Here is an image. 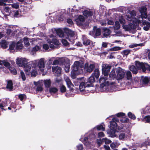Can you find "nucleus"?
I'll list each match as a JSON object with an SVG mask.
<instances>
[{
	"label": "nucleus",
	"instance_id": "nucleus-1",
	"mask_svg": "<svg viewBox=\"0 0 150 150\" xmlns=\"http://www.w3.org/2000/svg\"><path fill=\"white\" fill-rule=\"evenodd\" d=\"M125 73L124 70L120 67L113 69L109 76V80L116 79L118 81L122 80L124 77Z\"/></svg>",
	"mask_w": 150,
	"mask_h": 150
},
{
	"label": "nucleus",
	"instance_id": "nucleus-2",
	"mask_svg": "<svg viewBox=\"0 0 150 150\" xmlns=\"http://www.w3.org/2000/svg\"><path fill=\"white\" fill-rule=\"evenodd\" d=\"M28 60L23 57H18L16 59V64L19 66L23 67L25 72L30 71L31 68V64L29 63L30 62H28Z\"/></svg>",
	"mask_w": 150,
	"mask_h": 150
},
{
	"label": "nucleus",
	"instance_id": "nucleus-3",
	"mask_svg": "<svg viewBox=\"0 0 150 150\" xmlns=\"http://www.w3.org/2000/svg\"><path fill=\"white\" fill-rule=\"evenodd\" d=\"M83 66V63L82 61H76L74 62L72 68V71L71 72V76L72 78L74 79L77 74L83 72L82 69Z\"/></svg>",
	"mask_w": 150,
	"mask_h": 150
},
{
	"label": "nucleus",
	"instance_id": "nucleus-4",
	"mask_svg": "<svg viewBox=\"0 0 150 150\" xmlns=\"http://www.w3.org/2000/svg\"><path fill=\"white\" fill-rule=\"evenodd\" d=\"M45 59L44 58H42L30 62L29 64H31L32 68L39 69L43 72L45 69Z\"/></svg>",
	"mask_w": 150,
	"mask_h": 150
},
{
	"label": "nucleus",
	"instance_id": "nucleus-5",
	"mask_svg": "<svg viewBox=\"0 0 150 150\" xmlns=\"http://www.w3.org/2000/svg\"><path fill=\"white\" fill-rule=\"evenodd\" d=\"M95 81V79L93 76H91L88 80L84 79L80 82L79 88L81 91L85 93V88L87 87L93 86V83Z\"/></svg>",
	"mask_w": 150,
	"mask_h": 150
},
{
	"label": "nucleus",
	"instance_id": "nucleus-6",
	"mask_svg": "<svg viewBox=\"0 0 150 150\" xmlns=\"http://www.w3.org/2000/svg\"><path fill=\"white\" fill-rule=\"evenodd\" d=\"M41 39L38 37L29 39L27 37H25L23 39V41L25 46L28 47L30 46L31 44L34 45L39 42H40L39 40Z\"/></svg>",
	"mask_w": 150,
	"mask_h": 150
},
{
	"label": "nucleus",
	"instance_id": "nucleus-7",
	"mask_svg": "<svg viewBox=\"0 0 150 150\" xmlns=\"http://www.w3.org/2000/svg\"><path fill=\"white\" fill-rule=\"evenodd\" d=\"M147 8L144 6H142L139 7V10L141 13V15L137 16V17L139 18L138 22H141L142 21L143 18H147Z\"/></svg>",
	"mask_w": 150,
	"mask_h": 150
},
{
	"label": "nucleus",
	"instance_id": "nucleus-8",
	"mask_svg": "<svg viewBox=\"0 0 150 150\" xmlns=\"http://www.w3.org/2000/svg\"><path fill=\"white\" fill-rule=\"evenodd\" d=\"M64 32L68 36V39L72 44H73L74 42V36L76 33L69 28H65L64 29Z\"/></svg>",
	"mask_w": 150,
	"mask_h": 150
},
{
	"label": "nucleus",
	"instance_id": "nucleus-9",
	"mask_svg": "<svg viewBox=\"0 0 150 150\" xmlns=\"http://www.w3.org/2000/svg\"><path fill=\"white\" fill-rule=\"evenodd\" d=\"M138 20H137L136 21L134 22V23L132 22L133 23H130L128 25H123L122 27L125 30L131 32L132 30L136 29L137 27L139 25V24L141 23V22H138Z\"/></svg>",
	"mask_w": 150,
	"mask_h": 150
},
{
	"label": "nucleus",
	"instance_id": "nucleus-10",
	"mask_svg": "<svg viewBox=\"0 0 150 150\" xmlns=\"http://www.w3.org/2000/svg\"><path fill=\"white\" fill-rule=\"evenodd\" d=\"M135 64L138 69H142L144 72L146 70L150 71V66L147 63H141L139 61H136Z\"/></svg>",
	"mask_w": 150,
	"mask_h": 150
},
{
	"label": "nucleus",
	"instance_id": "nucleus-11",
	"mask_svg": "<svg viewBox=\"0 0 150 150\" xmlns=\"http://www.w3.org/2000/svg\"><path fill=\"white\" fill-rule=\"evenodd\" d=\"M136 12L134 11H132L126 15L125 17L127 20L132 21V22L134 23V22L136 21L137 20H139V18L136 16Z\"/></svg>",
	"mask_w": 150,
	"mask_h": 150
},
{
	"label": "nucleus",
	"instance_id": "nucleus-12",
	"mask_svg": "<svg viewBox=\"0 0 150 150\" xmlns=\"http://www.w3.org/2000/svg\"><path fill=\"white\" fill-rule=\"evenodd\" d=\"M47 41L50 45V47L51 48H53L54 47V45H59V41L56 39L53 35H52L51 37L49 39H47Z\"/></svg>",
	"mask_w": 150,
	"mask_h": 150
},
{
	"label": "nucleus",
	"instance_id": "nucleus-13",
	"mask_svg": "<svg viewBox=\"0 0 150 150\" xmlns=\"http://www.w3.org/2000/svg\"><path fill=\"white\" fill-rule=\"evenodd\" d=\"M6 33L8 35H10L11 36H13L16 33H18L16 34V36L17 38H21L23 35V33L22 32L20 31L19 30H16V31H11L10 29H7Z\"/></svg>",
	"mask_w": 150,
	"mask_h": 150
},
{
	"label": "nucleus",
	"instance_id": "nucleus-14",
	"mask_svg": "<svg viewBox=\"0 0 150 150\" xmlns=\"http://www.w3.org/2000/svg\"><path fill=\"white\" fill-rule=\"evenodd\" d=\"M119 120L117 118H113L112 120L110 122V129H115L117 126H119Z\"/></svg>",
	"mask_w": 150,
	"mask_h": 150
},
{
	"label": "nucleus",
	"instance_id": "nucleus-15",
	"mask_svg": "<svg viewBox=\"0 0 150 150\" xmlns=\"http://www.w3.org/2000/svg\"><path fill=\"white\" fill-rule=\"evenodd\" d=\"M102 72L105 76H108V73L111 68V66L108 64H103L102 65Z\"/></svg>",
	"mask_w": 150,
	"mask_h": 150
},
{
	"label": "nucleus",
	"instance_id": "nucleus-16",
	"mask_svg": "<svg viewBox=\"0 0 150 150\" xmlns=\"http://www.w3.org/2000/svg\"><path fill=\"white\" fill-rule=\"evenodd\" d=\"M108 76H105L104 75V76H101L100 77L99 82L100 83V87L104 88H106V84L108 82L107 81L108 80V79H109V78H108Z\"/></svg>",
	"mask_w": 150,
	"mask_h": 150
},
{
	"label": "nucleus",
	"instance_id": "nucleus-17",
	"mask_svg": "<svg viewBox=\"0 0 150 150\" xmlns=\"http://www.w3.org/2000/svg\"><path fill=\"white\" fill-rule=\"evenodd\" d=\"M101 31L100 28H97L96 26L93 27V30L92 31H90L89 33V35L94 38H96V37L99 36L100 35Z\"/></svg>",
	"mask_w": 150,
	"mask_h": 150
},
{
	"label": "nucleus",
	"instance_id": "nucleus-18",
	"mask_svg": "<svg viewBox=\"0 0 150 150\" xmlns=\"http://www.w3.org/2000/svg\"><path fill=\"white\" fill-rule=\"evenodd\" d=\"M95 67V65L94 64H89L88 63L85 64L84 69L87 72H91L94 69Z\"/></svg>",
	"mask_w": 150,
	"mask_h": 150
},
{
	"label": "nucleus",
	"instance_id": "nucleus-19",
	"mask_svg": "<svg viewBox=\"0 0 150 150\" xmlns=\"http://www.w3.org/2000/svg\"><path fill=\"white\" fill-rule=\"evenodd\" d=\"M34 83L35 85L37 86L36 88L37 91H42L43 90L42 80H40L37 82L34 81Z\"/></svg>",
	"mask_w": 150,
	"mask_h": 150
},
{
	"label": "nucleus",
	"instance_id": "nucleus-20",
	"mask_svg": "<svg viewBox=\"0 0 150 150\" xmlns=\"http://www.w3.org/2000/svg\"><path fill=\"white\" fill-rule=\"evenodd\" d=\"M85 21L84 17L82 15H80L75 19L76 23L79 26L82 25Z\"/></svg>",
	"mask_w": 150,
	"mask_h": 150
},
{
	"label": "nucleus",
	"instance_id": "nucleus-21",
	"mask_svg": "<svg viewBox=\"0 0 150 150\" xmlns=\"http://www.w3.org/2000/svg\"><path fill=\"white\" fill-rule=\"evenodd\" d=\"M61 68L58 66H53L52 67V71L55 74L56 76H58L61 74Z\"/></svg>",
	"mask_w": 150,
	"mask_h": 150
},
{
	"label": "nucleus",
	"instance_id": "nucleus-22",
	"mask_svg": "<svg viewBox=\"0 0 150 150\" xmlns=\"http://www.w3.org/2000/svg\"><path fill=\"white\" fill-rule=\"evenodd\" d=\"M64 78L68 87L69 88L70 90H72L73 89V86L70 80L67 76H65Z\"/></svg>",
	"mask_w": 150,
	"mask_h": 150
},
{
	"label": "nucleus",
	"instance_id": "nucleus-23",
	"mask_svg": "<svg viewBox=\"0 0 150 150\" xmlns=\"http://www.w3.org/2000/svg\"><path fill=\"white\" fill-rule=\"evenodd\" d=\"M149 35L148 34H144L142 33H139L137 37L138 38H141L142 40H147L148 38V36Z\"/></svg>",
	"mask_w": 150,
	"mask_h": 150
},
{
	"label": "nucleus",
	"instance_id": "nucleus-24",
	"mask_svg": "<svg viewBox=\"0 0 150 150\" xmlns=\"http://www.w3.org/2000/svg\"><path fill=\"white\" fill-rule=\"evenodd\" d=\"M143 84L147 85V86H150V77H145L142 79Z\"/></svg>",
	"mask_w": 150,
	"mask_h": 150
},
{
	"label": "nucleus",
	"instance_id": "nucleus-25",
	"mask_svg": "<svg viewBox=\"0 0 150 150\" xmlns=\"http://www.w3.org/2000/svg\"><path fill=\"white\" fill-rule=\"evenodd\" d=\"M95 135L93 134H92L91 135H90L88 137H84L83 140L82 138L81 137L80 140L81 141H82L83 143L84 144V142H86L88 140H91V139H94L95 138Z\"/></svg>",
	"mask_w": 150,
	"mask_h": 150
},
{
	"label": "nucleus",
	"instance_id": "nucleus-26",
	"mask_svg": "<svg viewBox=\"0 0 150 150\" xmlns=\"http://www.w3.org/2000/svg\"><path fill=\"white\" fill-rule=\"evenodd\" d=\"M141 22H142L143 24L144 25L143 29L146 31L148 30L150 28V23L146 21H143V20Z\"/></svg>",
	"mask_w": 150,
	"mask_h": 150
},
{
	"label": "nucleus",
	"instance_id": "nucleus-27",
	"mask_svg": "<svg viewBox=\"0 0 150 150\" xmlns=\"http://www.w3.org/2000/svg\"><path fill=\"white\" fill-rule=\"evenodd\" d=\"M126 75L127 79L129 80L128 82L129 83H130L132 81V76L131 73L129 71H127L126 72Z\"/></svg>",
	"mask_w": 150,
	"mask_h": 150
},
{
	"label": "nucleus",
	"instance_id": "nucleus-28",
	"mask_svg": "<svg viewBox=\"0 0 150 150\" xmlns=\"http://www.w3.org/2000/svg\"><path fill=\"white\" fill-rule=\"evenodd\" d=\"M9 102V101L5 100L3 101L1 103H0V108L3 110H6L4 109V107H5L8 105L7 103Z\"/></svg>",
	"mask_w": 150,
	"mask_h": 150
},
{
	"label": "nucleus",
	"instance_id": "nucleus-29",
	"mask_svg": "<svg viewBox=\"0 0 150 150\" xmlns=\"http://www.w3.org/2000/svg\"><path fill=\"white\" fill-rule=\"evenodd\" d=\"M22 40L20 39L19 41L16 43H15L16 48L17 50H21L23 47V45L22 43Z\"/></svg>",
	"mask_w": 150,
	"mask_h": 150
},
{
	"label": "nucleus",
	"instance_id": "nucleus-30",
	"mask_svg": "<svg viewBox=\"0 0 150 150\" xmlns=\"http://www.w3.org/2000/svg\"><path fill=\"white\" fill-rule=\"evenodd\" d=\"M82 36L83 44L85 45H89L90 43V40L86 38L85 35H83Z\"/></svg>",
	"mask_w": 150,
	"mask_h": 150
},
{
	"label": "nucleus",
	"instance_id": "nucleus-31",
	"mask_svg": "<svg viewBox=\"0 0 150 150\" xmlns=\"http://www.w3.org/2000/svg\"><path fill=\"white\" fill-rule=\"evenodd\" d=\"M83 14L86 17L91 16L93 15L92 12L88 10H85L83 12Z\"/></svg>",
	"mask_w": 150,
	"mask_h": 150
},
{
	"label": "nucleus",
	"instance_id": "nucleus-32",
	"mask_svg": "<svg viewBox=\"0 0 150 150\" xmlns=\"http://www.w3.org/2000/svg\"><path fill=\"white\" fill-rule=\"evenodd\" d=\"M43 83H44V84L46 87L49 88L50 86L51 82L50 79L42 80V84Z\"/></svg>",
	"mask_w": 150,
	"mask_h": 150
},
{
	"label": "nucleus",
	"instance_id": "nucleus-33",
	"mask_svg": "<svg viewBox=\"0 0 150 150\" xmlns=\"http://www.w3.org/2000/svg\"><path fill=\"white\" fill-rule=\"evenodd\" d=\"M54 58L52 57L49 59L47 62V67L48 69H50L51 68L52 62Z\"/></svg>",
	"mask_w": 150,
	"mask_h": 150
},
{
	"label": "nucleus",
	"instance_id": "nucleus-34",
	"mask_svg": "<svg viewBox=\"0 0 150 150\" xmlns=\"http://www.w3.org/2000/svg\"><path fill=\"white\" fill-rule=\"evenodd\" d=\"M100 75V73L99 70L98 69H95L94 73H93L91 76H93L94 78V76L96 79H98Z\"/></svg>",
	"mask_w": 150,
	"mask_h": 150
},
{
	"label": "nucleus",
	"instance_id": "nucleus-35",
	"mask_svg": "<svg viewBox=\"0 0 150 150\" xmlns=\"http://www.w3.org/2000/svg\"><path fill=\"white\" fill-rule=\"evenodd\" d=\"M10 1V0H0V6L9 5L8 3Z\"/></svg>",
	"mask_w": 150,
	"mask_h": 150
},
{
	"label": "nucleus",
	"instance_id": "nucleus-36",
	"mask_svg": "<svg viewBox=\"0 0 150 150\" xmlns=\"http://www.w3.org/2000/svg\"><path fill=\"white\" fill-rule=\"evenodd\" d=\"M129 69L133 73L136 74L137 72V70L135 66L134 65H131L129 67Z\"/></svg>",
	"mask_w": 150,
	"mask_h": 150
},
{
	"label": "nucleus",
	"instance_id": "nucleus-37",
	"mask_svg": "<svg viewBox=\"0 0 150 150\" xmlns=\"http://www.w3.org/2000/svg\"><path fill=\"white\" fill-rule=\"evenodd\" d=\"M127 137V135L125 133L120 132L119 133V138L120 140H124Z\"/></svg>",
	"mask_w": 150,
	"mask_h": 150
},
{
	"label": "nucleus",
	"instance_id": "nucleus-38",
	"mask_svg": "<svg viewBox=\"0 0 150 150\" xmlns=\"http://www.w3.org/2000/svg\"><path fill=\"white\" fill-rule=\"evenodd\" d=\"M57 91L58 89L55 87H51L49 89V91L51 94H55Z\"/></svg>",
	"mask_w": 150,
	"mask_h": 150
},
{
	"label": "nucleus",
	"instance_id": "nucleus-39",
	"mask_svg": "<svg viewBox=\"0 0 150 150\" xmlns=\"http://www.w3.org/2000/svg\"><path fill=\"white\" fill-rule=\"evenodd\" d=\"M120 25L118 21H115V26L111 27V28L114 30H118L120 28Z\"/></svg>",
	"mask_w": 150,
	"mask_h": 150
},
{
	"label": "nucleus",
	"instance_id": "nucleus-40",
	"mask_svg": "<svg viewBox=\"0 0 150 150\" xmlns=\"http://www.w3.org/2000/svg\"><path fill=\"white\" fill-rule=\"evenodd\" d=\"M104 33L103 35L105 37H107L111 33V31L108 29L107 28H105L104 29Z\"/></svg>",
	"mask_w": 150,
	"mask_h": 150
},
{
	"label": "nucleus",
	"instance_id": "nucleus-41",
	"mask_svg": "<svg viewBox=\"0 0 150 150\" xmlns=\"http://www.w3.org/2000/svg\"><path fill=\"white\" fill-rule=\"evenodd\" d=\"M6 88H7L9 89L10 91L12 89L13 83L11 81H8Z\"/></svg>",
	"mask_w": 150,
	"mask_h": 150
},
{
	"label": "nucleus",
	"instance_id": "nucleus-42",
	"mask_svg": "<svg viewBox=\"0 0 150 150\" xmlns=\"http://www.w3.org/2000/svg\"><path fill=\"white\" fill-rule=\"evenodd\" d=\"M57 33L59 37L61 38L64 37V33L60 29L58 30L57 31Z\"/></svg>",
	"mask_w": 150,
	"mask_h": 150
},
{
	"label": "nucleus",
	"instance_id": "nucleus-43",
	"mask_svg": "<svg viewBox=\"0 0 150 150\" xmlns=\"http://www.w3.org/2000/svg\"><path fill=\"white\" fill-rule=\"evenodd\" d=\"M108 24L109 25H113L114 22H115V20L113 18H111L107 20Z\"/></svg>",
	"mask_w": 150,
	"mask_h": 150
},
{
	"label": "nucleus",
	"instance_id": "nucleus-44",
	"mask_svg": "<svg viewBox=\"0 0 150 150\" xmlns=\"http://www.w3.org/2000/svg\"><path fill=\"white\" fill-rule=\"evenodd\" d=\"M144 45V43H140V44H134L131 45L129 46V47L131 48H132L135 47H136L138 46H142Z\"/></svg>",
	"mask_w": 150,
	"mask_h": 150
},
{
	"label": "nucleus",
	"instance_id": "nucleus-45",
	"mask_svg": "<svg viewBox=\"0 0 150 150\" xmlns=\"http://www.w3.org/2000/svg\"><path fill=\"white\" fill-rule=\"evenodd\" d=\"M142 112L145 114H148L150 112V108L147 106L142 110Z\"/></svg>",
	"mask_w": 150,
	"mask_h": 150
},
{
	"label": "nucleus",
	"instance_id": "nucleus-46",
	"mask_svg": "<svg viewBox=\"0 0 150 150\" xmlns=\"http://www.w3.org/2000/svg\"><path fill=\"white\" fill-rule=\"evenodd\" d=\"M10 9L9 7H6L4 9V11L5 14V16H7L9 15L10 12Z\"/></svg>",
	"mask_w": 150,
	"mask_h": 150
},
{
	"label": "nucleus",
	"instance_id": "nucleus-47",
	"mask_svg": "<svg viewBox=\"0 0 150 150\" xmlns=\"http://www.w3.org/2000/svg\"><path fill=\"white\" fill-rule=\"evenodd\" d=\"M130 52V50H126L123 51L122 53L124 57H127V55Z\"/></svg>",
	"mask_w": 150,
	"mask_h": 150
},
{
	"label": "nucleus",
	"instance_id": "nucleus-48",
	"mask_svg": "<svg viewBox=\"0 0 150 150\" xmlns=\"http://www.w3.org/2000/svg\"><path fill=\"white\" fill-rule=\"evenodd\" d=\"M143 120L145 122L149 123L150 122V116L147 115L145 116L143 119Z\"/></svg>",
	"mask_w": 150,
	"mask_h": 150
},
{
	"label": "nucleus",
	"instance_id": "nucleus-49",
	"mask_svg": "<svg viewBox=\"0 0 150 150\" xmlns=\"http://www.w3.org/2000/svg\"><path fill=\"white\" fill-rule=\"evenodd\" d=\"M122 48V47H119L115 46L110 49L109 50L111 51H118L121 50Z\"/></svg>",
	"mask_w": 150,
	"mask_h": 150
},
{
	"label": "nucleus",
	"instance_id": "nucleus-50",
	"mask_svg": "<svg viewBox=\"0 0 150 150\" xmlns=\"http://www.w3.org/2000/svg\"><path fill=\"white\" fill-rule=\"evenodd\" d=\"M1 47L4 48H6L7 47V43L5 40H2L1 42Z\"/></svg>",
	"mask_w": 150,
	"mask_h": 150
},
{
	"label": "nucleus",
	"instance_id": "nucleus-51",
	"mask_svg": "<svg viewBox=\"0 0 150 150\" xmlns=\"http://www.w3.org/2000/svg\"><path fill=\"white\" fill-rule=\"evenodd\" d=\"M96 128L98 130L104 131L105 127H104L102 125H100L97 126L95 128Z\"/></svg>",
	"mask_w": 150,
	"mask_h": 150
},
{
	"label": "nucleus",
	"instance_id": "nucleus-52",
	"mask_svg": "<svg viewBox=\"0 0 150 150\" xmlns=\"http://www.w3.org/2000/svg\"><path fill=\"white\" fill-rule=\"evenodd\" d=\"M119 20L120 23L122 25V26L123 25H125V21L123 18L122 16H120Z\"/></svg>",
	"mask_w": 150,
	"mask_h": 150
},
{
	"label": "nucleus",
	"instance_id": "nucleus-53",
	"mask_svg": "<svg viewBox=\"0 0 150 150\" xmlns=\"http://www.w3.org/2000/svg\"><path fill=\"white\" fill-rule=\"evenodd\" d=\"M93 139H91V140H88L86 142H84V144L85 145V146H89L90 145H92V143L93 142V141L92 140Z\"/></svg>",
	"mask_w": 150,
	"mask_h": 150
},
{
	"label": "nucleus",
	"instance_id": "nucleus-54",
	"mask_svg": "<svg viewBox=\"0 0 150 150\" xmlns=\"http://www.w3.org/2000/svg\"><path fill=\"white\" fill-rule=\"evenodd\" d=\"M9 69L11 72L13 74L15 75L17 74V71L14 68L11 67L9 68Z\"/></svg>",
	"mask_w": 150,
	"mask_h": 150
},
{
	"label": "nucleus",
	"instance_id": "nucleus-55",
	"mask_svg": "<svg viewBox=\"0 0 150 150\" xmlns=\"http://www.w3.org/2000/svg\"><path fill=\"white\" fill-rule=\"evenodd\" d=\"M128 115L130 118L133 120H135L136 118L135 115L130 112H129L128 113Z\"/></svg>",
	"mask_w": 150,
	"mask_h": 150
},
{
	"label": "nucleus",
	"instance_id": "nucleus-56",
	"mask_svg": "<svg viewBox=\"0 0 150 150\" xmlns=\"http://www.w3.org/2000/svg\"><path fill=\"white\" fill-rule=\"evenodd\" d=\"M129 121L127 117H124L122 118L120 120L121 122L123 123L127 122Z\"/></svg>",
	"mask_w": 150,
	"mask_h": 150
},
{
	"label": "nucleus",
	"instance_id": "nucleus-57",
	"mask_svg": "<svg viewBox=\"0 0 150 150\" xmlns=\"http://www.w3.org/2000/svg\"><path fill=\"white\" fill-rule=\"evenodd\" d=\"M15 42H13L11 45H10L9 49L11 51L14 50L15 48Z\"/></svg>",
	"mask_w": 150,
	"mask_h": 150
},
{
	"label": "nucleus",
	"instance_id": "nucleus-58",
	"mask_svg": "<svg viewBox=\"0 0 150 150\" xmlns=\"http://www.w3.org/2000/svg\"><path fill=\"white\" fill-rule=\"evenodd\" d=\"M64 66H65L64 69L65 71L67 72H69L70 68V65L69 63H68L66 64V65Z\"/></svg>",
	"mask_w": 150,
	"mask_h": 150
},
{
	"label": "nucleus",
	"instance_id": "nucleus-59",
	"mask_svg": "<svg viewBox=\"0 0 150 150\" xmlns=\"http://www.w3.org/2000/svg\"><path fill=\"white\" fill-rule=\"evenodd\" d=\"M103 140L104 142H105V144H109L111 142V141L110 140L107 139L106 138H103Z\"/></svg>",
	"mask_w": 150,
	"mask_h": 150
},
{
	"label": "nucleus",
	"instance_id": "nucleus-60",
	"mask_svg": "<svg viewBox=\"0 0 150 150\" xmlns=\"http://www.w3.org/2000/svg\"><path fill=\"white\" fill-rule=\"evenodd\" d=\"M20 74L21 75L20 77L21 78L23 81H25L26 79V78L24 73L23 71H21Z\"/></svg>",
	"mask_w": 150,
	"mask_h": 150
},
{
	"label": "nucleus",
	"instance_id": "nucleus-61",
	"mask_svg": "<svg viewBox=\"0 0 150 150\" xmlns=\"http://www.w3.org/2000/svg\"><path fill=\"white\" fill-rule=\"evenodd\" d=\"M103 142H104L103 140V139H99L97 140V143L99 146H100L101 144H102L103 143Z\"/></svg>",
	"mask_w": 150,
	"mask_h": 150
},
{
	"label": "nucleus",
	"instance_id": "nucleus-62",
	"mask_svg": "<svg viewBox=\"0 0 150 150\" xmlns=\"http://www.w3.org/2000/svg\"><path fill=\"white\" fill-rule=\"evenodd\" d=\"M18 97L22 101L26 98V96L24 94H20L19 95Z\"/></svg>",
	"mask_w": 150,
	"mask_h": 150
},
{
	"label": "nucleus",
	"instance_id": "nucleus-63",
	"mask_svg": "<svg viewBox=\"0 0 150 150\" xmlns=\"http://www.w3.org/2000/svg\"><path fill=\"white\" fill-rule=\"evenodd\" d=\"M60 90L62 93H64L66 92V88L65 86L62 85L60 88Z\"/></svg>",
	"mask_w": 150,
	"mask_h": 150
},
{
	"label": "nucleus",
	"instance_id": "nucleus-64",
	"mask_svg": "<svg viewBox=\"0 0 150 150\" xmlns=\"http://www.w3.org/2000/svg\"><path fill=\"white\" fill-rule=\"evenodd\" d=\"M76 147L78 150H83V148L82 144H79L76 146Z\"/></svg>",
	"mask_w": 150,
	"mask_h": 150
}]
</instances>
